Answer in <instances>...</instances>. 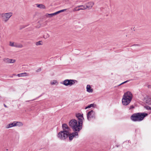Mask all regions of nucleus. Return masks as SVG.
<instances>
[{
	"label": "nucleus",
	"mask_w": 151,
	"mask_h": 151,
	"mask_svg": "<svg viewBox=\"0 0 151 151\" xmlns=\"http://www.w3.org/2000/svg\"><path fill=\"white\" fill-rule=\"evenodd\" d=\"M78 136V134L77 132L73 133H68L65 131H61L58 133V137L61 140H64L69 137V139L71 141L72 140L74 137Z\"/></svg>",
	"instance_id": "1"
},
{
	"label": "nucleus",
	"mask_w": 151,
	"mask_h": 151,
	"mask_svg": "<svg viewBox=\"0 0 151 151\" xmlns=\"http://www.w3.org/2000/svg\"><path fill=\"white\" fill-rule=\"evenodd\" d=\"M132 98L133 95L131 92L128 91L125 93L122 99V104L124 106L129 105L131 102Z\"/></svg>",
	"instance_id": "2"
},
{
	"label": "nucleus",
	"mask_w": 151,
	"mask_h": 151,
	"mask_svg": "<svg viewBox=\"0 0 151 151\" xmlns=\"http://www.w3.org/2000/svg\"><path fill=\"white\" fill-rule=\"evenodd\" d=\"M69 124L74 131L78 133L82 128V124L79 122H78L76 120L74 119L71 120L69 122Z\"/></svg>",
	"instance_id": "3"
},
{
	"label": "nucleus",
	"mask_w": 151,
	"mask_h": 151,
	"mask_svg": "<svg viewBox=\"0 0 151 151\" xmlns=\"http://www.w3.org/2000/svg\"><path fill=\"white\" fill-rule=\"evenodd\" d=\"M148 114L145 113H138L133 114L131 117V119L134 122H140L142 121Z\"/></svg>",
	"instance_id": "4"
},
{
	"label": "nucleus",
	"mask_w": 151,
	"mask_h": 151,
	"mask_svg": "<svg viewBox=\"0 0 151 151\" xmlns=\"http://www.w3.org/2000/svg\"><path fill=\"white\" fill-rule=\"evenodd\" d=\"M13 15V13L9 12L1 14V16L3 20L5 22H7Z\"/></svg>",
	"instance_id": "5"
},
{
	"label": "nucleus",
	"mask_w": 151,
	"mask_h": 151,
	"mask_svg": "<svg viewBox=\"0 0 151 151\" xmlns=\"http://www.w3.org/2000/svg\"><path fill=\"white\" fill-rule=\"evenodd\" d=\"M76 83H77V81L76 80L66 79L64 81L61 83L66 86H71Z\"/></svg>",
	"instance_id": "6"
},
{
	"label": "nucleus",
	"mask_w": 151,
	"mask_h": 151,
	"mask_svg": "<svg viewBox=\"0 0 151 151\" xmlns=\"http://www.w3.org/2000/svg\"><path fill=\"white\" fill-rule=\"evenodd\" d=\"M66 9H65L60 10L53 13L50 14L47 13L46 14V16L47 17H51L53 16H55L56 15L59 14V13L64 12V11H66Z\"/></svg>",
	"instance_id": "7"
},
{
	"label": "nucleus",
	"mask_w": 151,
	"mask_h": 151,
	"mask_svg": "<svg viewBox=\"0 0 151 151\" xmlns=\"http://www.w3.org/2000/svg\"><path fill=\"white\" fill-rule=\"evenodd\" d=\"M87 116L88 119L90 120L91 118H95V113L94 111L92 110L88 112Z\"/></svg>",
	"instance_id": "8"
},
{
	"label": "nucleus",
	"mask_w": 151,
	"mask_h": 151,
	"mask_svg": "<svg viewBox=\"0 0 151 151\" xmlns=\"http://www.w3.org/2000/svg\"><path fill=\"white\" fill-rule=\"evenodd\" d=\"M9 45L12 47H16L22 48L23 46L21 44H19L16 42L12 41L9 42Z\"/></svg>",
	"instance_id": "9"
},
{
	"label": "nucleus",
	"mask_w": 151,
	"mask_h": 151,
	"mask_svg": "<svg viewBox=\"0 0 151 151\" xmlns=\"http://www.w3.org/2000/svg\"><path fill=\"white\" fill-rule=\"evenodd\" d=\"M76 116L78 118L79 121L78 122L82 124L83 120L84 119L83 114L79 113L78 114H76Z\"/></svg>",
	"instance_id": "10"
},
{
	"label": "nucleus",
	"mask_w": 151,
	"mask_h": 151,
	"mask_svg": "<svg viewBox=\"0 0 151 151\" xmlns=\"http://www.w3.org/2000/svg\"><path fill=\"white\" fill-rule=\"evenodd\" d=\"M62 127L63 129V131H65L68 133H71L70 132V129L66 124H63Z\"/></svg>",
	"instance_id": "11"
},
{
	"label": "nucleus",
	"mask_w": 151,
	"mask_h": 151,
	"mask_svg": "<svg viewBox=\"0 0 151 151\" xmlns=\"http://www.w3.org/2000/svg\"><path fill=\"white\" fill-rule=\"evenodd\" d=\"M94 5V3L93 1H90L86 3L85 5L86 8L91 9Z\"/></svg>",
	"instance_id": "12"
},
{
	"label": "nucleus",
	"mask_w": 151,
	"mask_h": 151,
	"mask_svg": "<svg viewBox=\"0 0 151 151\" xmlns=\"http://www.w3.org/2000/svg\"><path fill=\"white\" fill-rule=\"evenodd\" d=\"M144 101L147 104L151 105V98L150 96H145Z\"/></svg>",
	"instance_id": "13"
},
{
	"label": "nucleus",
	"mask_w": 151,
	"mask_h": 151,
	"mask_svg": "<svg viewBox=\"0 0 151 151\" xmlns=\"http://www.w3.org/2000/svg\"><path fill=\"white\" fill-rule=\"evenodd\" d=\"M86 91L88 93H92L93 91V88H91V86L89 85H87L86 87Z\"/></svg>",
	"instance_id": "14"
},
{
	"label": "nucleus",
	"mask_w": 151,
	"mask_h": 151,
	"mask_svg": "<svg viewBox=\"0 0 151 151\" xmlns=\"http://www.w3.org/2000/svg\"><path fill=\"white\" fill-rule=\"evenodd\" d=\"M15 126V121H14L12 123H10L7 125L6 127V128L7 129H9V128H10L12 127Z\"/></svg>",
	"instance_id": "15"
},
{
	"label": "nucleus",
	"mask_w": 151,
	"mask_h": 151,
	"mask_svg": "<svg viewBox=\"0 0 151 151\" xmlns=\"http://www.w3.org/2000/svg\"><path fill=\"white\" fill-rule=\"evenodd\" d=\"M29 75V73L24 72L22 73H21L20 74H18L17 76L19 77H23V76H28Z\"/></svg>",
	"instance_id": "16"
},
{
	"label": "nucleus",
	"mask_w": 151,
	"mask_h": 151,
	"mask_svg": "<svg viewBox=\"0 0 151 151\" xmlns=\"http://www.w3.org/2000/svg\"><path fill=\"white\" fill-rule=\"evenodd\" d=\"M36 5L37 7L43 9H45L46 8L45 6L43 4H37Z\"/></svg>",
	"instance_id": "17"
},
{
	"label": "nucleus",
	"mask_w": 151,
	"mask_h": 151,
	"mask_svg": "<svg viewBox=\"0 0 151 151\" xmlns=\"http://www.w3.org/2000/svg\"><path fill=\"white\" fill-rule=\"evenodd\" d=\"M50 83L51 85H57L58 83L56 80H53L50 81Z\"/></svg>",
	"instance_id": "18"
},
{
	"label": "nucleus",
	"mask_w": 151,
	"mask_h": 151,
	"mask_svg": "<svg viewBox=\"0 0 151 151\" xmlns=\"http://www.w3.org/2000/svg\"><path fill=\"white\" fill-rule=\"evenodd\" d=\"M16 126L21 127L23 125L22 122H19L15 121Z\"/></svg>",
	"instance_id": "19"
},
{
	"label": "nucleus",
	"mask_w": 151,
	"mask_h": 151,
	"mask_svg": "<svg viewBox=\"0 0 151 151\" xmlns=\"http://www.w3.org/2000/svg\"><path fill=\"white\" fill-rule=\"evenodd\" d=\"M78 7L79 8L80 10H84L86 9V7L85 5H81L79 6Z\"/></svg>",
	"instance_id": "20"
},
{
	"label": "nucleus",
	"mask_w": 151,
	"mask_h": 151,
	"mask_svg": "<svg viewBox=\"0 0 151 151\" xmlns=\"http://www.w3.org/2000/svg\"><path fill=\"white\" fill-rule=\"evenodd\" d=\"M9 59L7 58H4L3 59V61L6 63H9Z\"/></svg>",
	"instance_id": "21"
},
{
	"label": "nucleus",
	"mask_w": 151,
	"mask_h": 151,
	"mask_svg": "<svg viewBox=\"0 0 151 151\" xmlns=\"http://www.w3.org/2000/svg\"><path fill=\"white\" fill-rule=\"evenodd\" d=\"M95 106V105L94 104H90V105H89L88 106H87L85 108V109H87L90 108L92 107H94Z\"/></svg>",
	"instance_id": "22"
},
{
	"label": "nucleus",
	"mask_w": 151,
	"mask_h": 151,
	"mask_svg": "<svg viewBox=\"0 0 151 151\" xmlns=\"http://www.w3.org/2000/svg\"><path fill=\"white\" fill-rule=\"evenodd\" d=\"M49 37L50 35L48 33H45L43 35V38L45 39L49 38Z\"/></svg>",
	"instance_id": "23"
},
{
	"label": "nucleus",
	"mask_w": 151,
	"mask_h": 151,
	"mask_svg": "<svg viewBox=\"0 0 151 151\" xmlns=\"http://www.w3.org/2000/svg\"><path fill=\"white\" fill-rule=\"evenodd\" d=\"M16 60L14 59H9V63H14L16 62Z\"/></svg>",
	"instance_id": "24"
},
{
	"label": "nucleus",
	"mask_w": 151,
	"mask_h": 151,
	"mask_svg": "<svg viewBox=\"0 0 151 151\" xmlns=\"http://www.w3.org/2000/svg\"><path fill=\"white\" fill-rule=\"evenodd\" d=\"M79 8H80L78 6L76 7L73 9V11L75 12L80 10Z\"/></svg>",
	"instance_id": "25"
},
{
	"label": "nucleus",
	"mask_w": 151,
	"mask_h": 151,
	"mask_svg": "<svg viewBox=\"0 0 151 151\" xmlns=\"http://www.w3.org/2000/svg\"><path fill=\"white\" fill-rule=\"evenodd\" d=\"M41 42H42L41 41H39L37 42L36 43V45L37 46L42 45V44L41 43Z\"/></svg>",
	"instance_id": "26"
},
{
	"label": "nucleus",
	"mask_w": 151,
	"mask_h": 151,
	"mask_svg": "<svg viewBox=\"0 0 151 151\" xmlns=\"http://www.w3.org/2000/svg\"><path fill=\"white\" fill-rule=\"evenodd\" d=\"M128 81H128V80L127 81H125L122 83L120 84L119 85L120 86V85H122V84H123L124 83H126Z\"/></svg>",
	"instance_id": "27"
},
{
	"label": "nucleus",
	"mask_w": 151,
	"mask_h": 151,
	"mask_svg": "<svg viewBox=\"0 0 151 151\" xmlns=\"http://www.w3.org/2000/svg\"><path fill=\"white\" fill-rule=\"evenodd\" d=\"M134 108V107L132 105L130 106L129 108V109H131Z\"/></svg>",
	"instance_id": "28"
},
{
	"label": "nucleus",
	"mask_w": 151,
	"mask_h": 151,
	"mask_svg": "<svg viewBox=\"0 0 151 151\" xmlns=\"http://www.w3.org/2000/svg\"><path fill=\"white\" fill-rule=\"evenodd\" d=\"M4 106L5 107H6V108H7V106H6V105H5V104H4Z\"/></svg>",
	"instance_id": "29"
},
{
	"label": "nucleus",
	"mask_w": 151,
	"mask_h": 151,
	"mask_svg": "<svg viewBox=\"0 0 151 151\" xmlns=\"http://www.w3.org/2000/svg\"><path fill=\"white\" fill-rule=\"evenodd\" d=\"M149 109H151V108H150V107H149Z\"/></svg>",
	"instance_id": "30"
},
{
	"label": "nucleus",
	"mask_w": 151,
	"mask_h": 151,
	"mask_svg": "<svg viewBox=\"0 0 151 151\" xmlns=\"http://www.w3.org/2000/svg\"><path fill=\"white\" fill-rule=\"evenodd\" d=\"M41 70V69H39V70H40H40Z\"/></svg>",
	"instance_id": "31"
},
{
	"label": "nucleus",
	"mask_w": 151,
	"mask_h": 151,
	"mask_svg": "<svg viewBox=\"0 0 151 151\" xmlns=\"http://www.w3.org/2000/svg\"><path fill=\"white\" fill-rule=\"evenodd\" d=\"M6 150L7 151V150H8V149H7Z\"/></svg>",
	"instance_id": "32"
},
{
	"label": "nucleus",
	"mask_w": 151,
	"mask_h": 151,
	"mask_svg": "<svg viewBox=\"0 0 151 151\" xmlns=\"http://www.w3.org/2000/svg\"><path fill=\"white\" fill-rule=\"evenodd\" d=\"M1 58V57L0 56V58Z\"/></svg>",
	"instance_id": "33"
}]
</instances>
